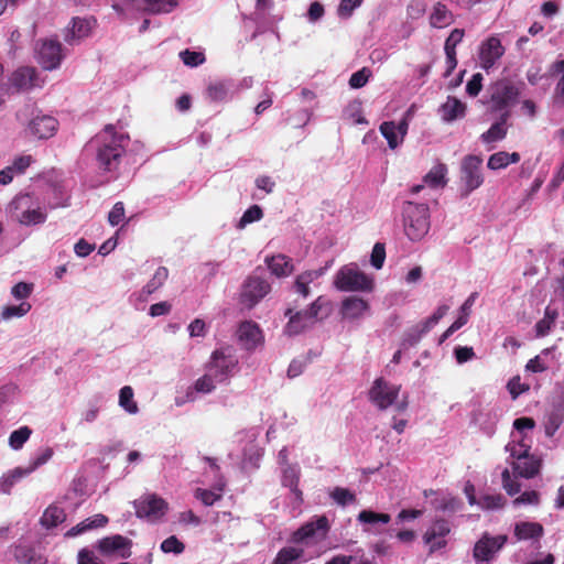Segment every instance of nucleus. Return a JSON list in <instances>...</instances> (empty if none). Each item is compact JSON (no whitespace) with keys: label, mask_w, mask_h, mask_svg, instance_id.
I'll return each mask as SVG.
<instances>
[{"label":"nucleus","mask_w":564,"mask_h":564,"mask_svg":"<svg viewBox=\"0 0 564 564\" xmlns=\"http://www.w3.org/2000/svg\"><path fill=\"white\" fill-rule=\"evenodd\" d=\"M530 444L524 442V438L518 440L516 436H513V441L506 445V452L510 454L512 459L510 464L513 473L505 468L501 477L502 487L510 496H514L521 490L518 477L530 479L538 475L540 470L541 462L535 456L530 455Z\"/></svg>","instance_id":"1"},{"label":"nucleus","mask_w":564,"mask_h":564,"mask_svg":"<svg viewBox=\"0 0 564 564\" xmlns=\"http://www.w3.org/2000/svg\"><path fill=\"white\" fill-rule=\"evenodd\" d=\"M100 147L97 153L99 166L106 171H112L118 166L119 159L124 153L129 137L118 133L109 126L98 135Z\"/></svg>","instance_id":"2"},{"label":"nucleus","mask_w":564,"mask_h":564,"mask_svg":"<svg viewBox=\"0 0 564 564\" xmlns=\"http://www.w3.org/2000/svg\"><path fill=\"white\" fill-rule=\"evenodd\" d=\"M400 384L378 378L373 381L368 395L370 402L379 410L383 411L393 408L395 412L402 413L409 406V397L405 393L400 395Z\"/></svg>","instance_id":"3"},{"label":"nucleus","mask_w":564,"mask_h":564,"mask_svg":"<svg viewBox=\"0 0 564 564\" xmlns=\"http://www.w3.org/2000/svg\"><path fill=\"white\" fill-rule=\"evenodd\" d=\"M11 218L23 226L45 223L47 214L41 203L30 194L15 196L8 206Z\"/></svg>","instance_id":"4"},{"label":"nucleus","mask_w":564,"mask_h":564,"mask_svg":"<svg viewBox=\"0 0 564 564\" xmlns=\"http://www.w3.org/2000/svg\"><path fill=\"white\" fill-rule=\"evenodd\" d=\"M405 236L412 241H421L430 231V208L426 204L405 202L402 208Z\"/></svg>","instance_id":"5"},{"label":"nucleus","mask_w":564,"mask_h":564,"mask_svg":"<svg viewBox=\"0 0 564 564\" xmlns=\"http://www.w3.org/2000/svg\"><path fill=\"white\" fill-rule=\"evenodd\" d=\"M238 357L236 350L225 346L213 351L206 369H208L219 382L228 381L238 371Z\"/></svg>","instance_id":"6"},{"label":"nucleus","mask_w":564,"mask_h":564,"mask_svg":"<svg viewBox=\"0 0 564 564\" xmlns=\"http://www.w3.org/2000/svg\"><path fill=\"white\" fill-rule=\"evenodd\" d=\"M325 305L326 301L319 296L306 310L292 314V310L289 308L285 312V316H289V322L284 329L285 333L293 336L312 327L319 318H322L319 315Z\"/></svg>","instance_id":"7"},{"label":"nucleus","mask_w":564,"mask_h":564,"mask_svg":"<svg viewBox=\"0 0 564 564\" xmlns=\"http://www.w3.org/2000/svg\"><path fill=\"white\" fill-rule=\"evenodd\" d=\"M334 284L340 291L358 292L371 291L373 281L351 263L337 272Z\"/></svg>","instance_id":"8"},{"label":"nucleus","mask_w":564,"mask_h":564,"mask_svg":"<svg viewBox=\"0 0 564 564\" xmlns=\"http://www.w3.org/2000/svg\"><path fill=\"white\" fill-rule=\"evenodd\" d=\"M134 508L139 518L156 522L165 516L169 505L163 498L154 494H147L134 501Z\"/></svg>","instance_id":"9"},{"label":"nucleus","mask_w":564,"mask_h":564,"mask_svg":"<svg viewBox=\"0 0 564 564\" xmlns=\"http://www.w3.org/2000/svg\"><path fill=\"white\" fill-rule=\"evenodd\" d=\"M271 290L269 282L260 276L251 275L242 284L240 302L251 308L257 305Z\"/></svg>","instance_id":"10"},{"label":"nucleus","mask_w":564,"mask_h":564,"mask_svg":"<svg viewBox=\"0 0 564 564\" xmlns=\"http://www.w3.org/2000/svg\"><path fill=\"white\" fill-rule=\"evenodd\" d=\"M482 159L477 155H467L462 161L460 172L462 182L465 185V194L468 195L470 192L478 188L484 177L481 174Z\"/></svg>","instance_id":"11"},{"label":"nucleus","mask_w":564,"mask_h":564,"mask_svg":"<svg viewBox=\"0 0 564 564\" xmlns=\"http://www.w3.org/2000/svg\"><path fill=\"white\" fill-rule=\"evenodd\" d=\"M503 415V408L499 403H489L473 413V421L487 435H494L496 426Z\"/></svg>","instance_id":"12"},{"label":"nucleus","mask_w":564,"mask_h":564,"mask_svg":"<svg viewBox=\"0 0 564 564\" xmlns=\"http://www.w3.org/2000/svg\"><path fill=\"white\" fill-rule=\"evenodd\" d=\"M131 544L129 539L115 534L99 540L96 547L104 556L128 558L131 556Z\"/></svg>","instance_id":"13"},{"label":"nucleus","mask_w":564,"mask_h":564,"mask_svg":"<svg viewBox=\"0 0 564 564\" xmlns=\"http://www.w3.org/2000/svg\"><path fill=\"white\" fill-rule=\"evenodd\" d=\"M36 59L46 70L57 68L63 59L62 45L54 40H44L36 48Z\"/></svg>","instance_id":"14"},{"label":"nucleus","mask_w":564,"mask_h":564,"mask_svg":"<svg viewBox=\"0 0 564 564\" xmlns=\"http://www.w3.org/2000/svg\"><path fill=\"white\" fill-rule=\"evenodd\" d=\"M507 542L506 535L490 536L485 534L474 547V558L479 563L488 564L495 556V554L505 545Z\"/></svg>","instance_id":"15"},{"label":"nucleus","mask_w":564,"mask_h":564,"mask_svg":"<svg viewBox=\"0 0 564 564\" xmlns=\"http://www.w3.org/2000/svg\"><path fill=\"white\" fill-rule=\"evenodd\" d=\"M505 54V47L498 36H490L479 46V63L485 70H489Z\"/></svg>","instance_id":"16"},{"label":"nucleus","mask_w":564,"mask_h":564,"mask_svg":"<svg viewBox=\"0 0 564 564\" xmlns=\"http://www.w3.org/2000/svg\"><path fill=\"white\" fill-rule=\"evenodd\" d=\"M451 528L446 520H436L426 530L423 535L424 543L429 546L430 552L438 551L446 545V536L449 534Z\"/></svg>","instance_id":"17"},{"label":"nucleus","mask_w":564,"mask_h":564,"mask_svg":"<svg viewBox=\"0 0 564 564\" xmlns=\"http://www.w3.org/2000/svg\"><path fill=\"white\" fill-rule=\"evenodd\" d=\"M328 530V520L326 517H319L315 521H311L303 527H301L297 531H295L292 535V541L296 544H307L308 540L319 535L324 538Z\"/></svg>","instance_id":"18"},{"label":"nucleus","mask_w":564,"mask_h":564,"mask_svg":"<svg viewBox=\"0 0 564 564\" xmlns=\"http://www.w3.org/2000/svg\"><path fill=\"white\" fill-rule=\"evenodd\" d=\"M409 122L403 118L399 122L386 121L380 126V132L387 139L390 149L398 148L408 132Z\"/></svg>","instance_id":"19"},{"label":"nucleus","mask_w":564,"mask_h":564,"mask_svg":"<svg viewBox=\"0 0 564 564\" xmlns=\"http://www.w3.org/2000/svg\"><path fill=\"white\" fill-rule=\"evenodd\" d=\"M513 535L517 541L539 542L544 535V528L539 522L519 521L514 524Z\"/></svg>","instance_id":"20"},{"label":"nucleus","mask_w":564,"mask_h":564,"mask_svg":"<svg viewBox=\"0 0 564 564\" xmlns=\"http://www.w3.org/2000/svg\"><path fill=\"white\" fill-rule=\"evenodd\" d=\"M238 338L241 345L253 350L263 341V335L259 326L253 322H243L238 328Z\"/></svg>","instance_id":"21"},{"label":"nucleus","mask_w":564,"mask_h":564,"mask_svg":"<svg viewBox=\"0 0 564 564\" xmlns=\"http://www.w3.org/2000/svg\"><path fill=\"white\" fill-rule=\"evenodd\" d=\"M357 520L359 523L364 524V532L380 534L382 530L381 525L388 524L391 520V517L388 513H379L372 510H362L359 512Z\"/></svg>","instance_id":"22"},{"label":"nucleus","mask_w":564,"mask_h":564,"mask_svg":"<svg viewBox=\"0 0 564 564\" xmlns=\"http://www.w3.org/2000/svg\"><path fill=\"white\" fill-rule=\"evenodd\" d=\"M58 122L51 116H36L29 126L30 132L37 139L52 138L57 131Z\"/></svg>","instance_id":"23"},{"label":"nucleus","mask_w":564,"mask_h":564,"mask_svg":"<svg viewBox=\"0 0 564 564\" xmlns=\"http://www.w3.org/2000/svg\"><path fill=\"white\" fill-rule=\"evenodd\" d=\"M178 4V0H131L130 7L144 13H169Z\"/></svg>","instance_id":"24"},{"label":"nucleus","mask_w":564,"mask_h":564,"mask_svg":"<svg viewBox=\"0 0 564 564\" xmlns=\"http://www.w3.org/2000/svg\"><path fill=\"white\" fill-rule=\"evenodd\" d=\"M340 312L347 319L362 318L369 312V304L360 297L349 296L343 301Z\"/></svg>","instance_id":"25"},{"label":"nucleus","mask_w":564,"mask_h":564,"mask_svg":"<svg viewBox=\"0 0 564 564\" xmlns=\"http://www.w3.org/2000/svg\"><path fill=\"white\" fill-rule=\"evenodd\" d=\"M518 97V90L512 85L498 84L491 94V101L497 109H503L514 101Z\"/></svg>","instance_id":"26"},{"label":"nucleus","mask_w":564,"mask_h":564,"mask_svg":"<svg viewBox=\"0 0 564 564\" xmlns=\"http://www.w3.org/2000/svg\"><path fill=\"white\" fill-rule=\"evenodd\" d=\"M13 558L20 564H45V557L39 552L37 549L19 544L13 549Z\"/></svg>","instance_id":"27"},{"label":"nucleus","mask_w":564,"mask_h":564,"mask_svg":"<svg viewBox=\"0 0 564 564\" xmlns=\"http://www.w3.org/2000/svg\"><path fill=\"white\" fill-rule=\"evenodd\" d=\"M265 263L270 269L271 273L278 278L289 276L294 271L292 259L285 254H275L268 257Z\"/></svg>","instance_id":"28"},{"label":"nucleus","mask_w":564,"mask_h":564,"mask_svg":"<svg viewBox=\"0 0 564 564\" xmlns=\"http://www.w3.org/2000/svg\"><path fill=\"white\" fill-rule=\"evenodd\" d=\"M551 76L558 77L553 93V104L556 107H564V59L555 61L549 69Z\"/></svg>","instance_id":"29"},{"label":"nucleus","mask_w":564,"mask_h":564,"mask_svg":"<svg viewBox=\"0 0 564 564\" xmlns=\"http://www.w3.org/2000/svg\"><path fill=\"white\" fill-rule=\"evenodd\" d=\"M93 29V21L88 19H73L72 28L65 34V41L74 44L77 41L87 37Z\"/></svg>","instance_id":"30"},{"label":"nucleus","mask_w":564,"mask_h":564,"mask_svg":"<svg viewBox=\"0 0 564 564\" xmlns=\"http://www.w3.org/2000/svg\"><path fill=\"white\" fill-rule=\"evenodd\" d=\"M11 82L19 89H30L40 85L36 70L33 67H21L17 69L12 74Z\"/></svg>","instance_id":"31"},{"label":"nucleus","mask_w":564,"mask_h":564,"mask_svg":"<svg viewBox=\"0 0 564 564\" xmlns=\"http://www.w3.org/2000/svg\"><path fill=\"white\" fill-rule=\"evenodd\" d=\"M440 111L442 119L446 122H451L465 116L466 106L456 97L449 96L441 106Z\"/></svg>","instance_id":"32"},{"label":"nucleus","mask_w":564,"mask_h":564,"mask_svg":"<svg viewBox=\"0 0 564 564\" xmlns=\"http://www.w3.org/2000/svg\"><path fill=\"white\" fill-rule=\"evenodd\" d=\"M447 166L437 162L423 177V183L431 188H443L447 184Z\"/></svg>","instance_id":"33"},{"label":"nucleus","mask_w":564,"mask_h":564,"mask_svg":"<svg viewBox=\"0 0 564 564\" xmlns=\"http://www.w3.org/2000/svg\"><path fill=\"white\" fill-rule=\"evenodd\" d=\"M325 271L326 268H319L315 270H307L299 274L294 282L296 292L303 297H307L310 295L308 285L315 280L319 279L325 273Z\"/></svg>","instance_id":"34"},{"label":"nucleus","mask_w":564,"mask_h":564,"mask_svg":"<svg viewBox=\"0 0 564 564\" xmlns=\"http://www.w3.org/2000/svg\"><path fill=\"white\" fill-rule=\"evenodd\" d=\"M234 94L235 84L231 80H218L207 87V96L214 101H224Z\"/></svg>","instance_id":"35"},{"label":"nucleus","mask_w":564,"mask_h":564,"mask_svg":"<svg viewBox=\"0 0 564 564\" xmlns=\"http://www.w3.org/2000/svg\"><path fill=\"white\" fill-rule=\"evenodd\" d=\"M300 468L297 465H286L282 467V484L289 487L295 499L302 501V491L299 489Z\"/></svg>","instance_id":"36"},{"label":"nucleus","mask_w":564,"mask_h":564,"mask_svg":"<svg viewBox=\"0 0 564 564\" xmlns=\"http://www.w3.org/2000/svg\"><path fill=\"white\" fill-rule=\"evenodd\" d=\"M304 549L301 546H285L281 549L271 564H297L306 562Z\"/></svg>","instance_id":"37"},{"label":"nucleus","mask_w":564,"mask_h":564,"mask_svg":"<svg viewBox=\"0 0 564 564\" xmlns=\"http://www.w3.org/2000/svg\"><path fill=\"white\" fill-rule=\"evenodd\" d=\"M225 489V482L219 479L212 489L197 488L194 491L196 499L200 500L204 506H213L216 501L220 500Z\"/></svg>","instance_id":"38"},{"label":"nucleus","mask_w":564,"mask_h":564,"mask_svg":"<svg viewBox=\"0 0 564 564\" xmlns=\"http://www.w3.org/2000/svg\"><path fill=\"white\" fill-rule=\"evenodd\" d=\"M454 21L453 13L446 8L445 4L437 2L434 4L430 14V24L432 28L443 29L448 26Z\"/></svg>","instance_id":"39"},{"label":"nucleus","mask_w":564,"mask_h":564,"mask_svg":"<svg viewBox=\"0 0 564 564\" xmlns=\"http://www.w3.org/2000/svg\"><path fill=\"white\" fill-rule=\"evenodd\" d=\"M108 523V518L104 514H95L90 518L85 519L77 525L73 527L69 531H67V536H77L88 530H93L96 528H102Z\"/></svg>","instance_id":"40"},{"label":"nucleus","mask_w":564,"mask_h":564,"mask_svg":"<svg viewBox=\"0 0 564 564\" xmlns=\"http://www.w3.org/2000/svg\"><path fill=\"white\" fill-rule=\"evenodd\" d=\"M30 475V470L25 467H15L3 474L0 478V492L9 495L12 487L22 478Z\"/></svg>","instance_id":"41"},{"label":"nucleus","mask_w":564,"mask_h":564,"mask_svg":"<svg viewBox=\"0 0 564 564\" xmlns=\"http://www.w3.org/2000/svg\"><path fill=\"white\" fill-rule=\"evenodd\" d=\"M557 317L558 307L555 305V303L552 302L546 306L544 317L541 321H539L535 325L536 336H546L550 333Z\"/></svg>","instance_id":"42"},{"label":"nucleus","mask_w":564,"mask_h":564,"mask_svg":"<svg viewBox=\"0 0 564 564\" xmlns=\"http://www.w3.org/2000/svg\"><path fill=\"white\" fill-rule=\"evenodd\" d=\"M65 519L66 514L64 509L56 505H51L45 509L40 522L44 528L52 529L63 523Z\"/></svg>","instance_id":"43"},{"label":"nucleus","mask_w":564,"mask_h":564,"mask_svg":"<svg viewBox=\"0 0 564 564\" xmlns=\"http://www.w3.org/2000/svg\"><path fill=\"white\" fill-rule=\"evenodd\" d=\"M169 271L165 267H159L154 272L152 279L143 286L139 296L145 301L153 292L160 289L167 279Z\"/></svg>","instance_id":"44"},{"label":"nucleus","mask_w":564,"mask_h":564,"mask_svg":"<svg viewBox=\"0 0 564 564\" xmlns=\"http://www.w3.org/2000/svg\"><path fill=\"white\" fill-rule=\"evenodd\" d=\"M520 161V154L517 152L508 153L505 151H500L490 155L488 160V167L490 170H500L505 169L512 163H518Z\"/></svg>","instance_id":"45"},{"label":"nucleus","mask_w":564,"mask_h":564,"mask_svg":"<svg viewBox=\"0 0 564 564\" xmlns=\"http://www.w3.org/2000/svg\"><path fill=\"white\" fill-rule=\"evenodd\" d=\"M218 383H220L218 379L208 369H206V372L194 382L191 389L195 394H208L216 389Z\"/></svg>","instance_id":"46"},{"label":"nucleus","mask_w":564,"mask_h":564,"mask_svg":"<svg viewBox=\"0 0 564 564\" xmlns=\"http://www.w3.org/2000/svg\"><path fill=\"white\" fill-rule=\"evenodd\" d=\"M119 405L129 414H137L139 408L134 401V392L130 386H124L119 391Z\"/></svg>","instance_id":"47"},{"label":"nucleus","mask_w":564,"mask_h":564,"mask_svg":"<svg viewBox=\"0 0 564 564\" xmlns=\"http://www.w3.org/2000/svg\"><path fill=\"white\" fill-rule=\"evenodd\" d=\"M564 421V411L562 409H555L550 412L546 416L544 429L547 436H553L560 429Z\"/></svg>","instance_id":"48"},{"label":"nucleus","mask_w":564,"mask_h":564,"mask_svg":"<svg viewBox=\"0 0 564 564\" xmlns=\"http://www.w3.org/2000/svg\"><path fill=\"white\" fill-rule=\"evenodd\" d=\"M32 430L29 426H21L13 431L9 436V445L12 449L18 451L23 447L26 441L30 438Z\"/></svg>","instance_id":"49"},{"label":"nucleus","mask_w":564,"mask_h":564,"mask_svg":"<svg viewBox=\"0 0 564 564\" xmlns=\"http://www.w3.org/2000/svg\"><path fill=\"white\" fill-rule=\"evenodd\" d=\"M344 115L355 124L367 123V120L362 116L361 102L358 100H352L351 102H349L344 111Z\"/></svg>","instance_id":"50"},{"label":"nucleus","mask_w":564,"mask_h":564,"mask_svg":"<svg viewBox=\"0 0 564 564\" xmlns=\"http://www.w3.org/2000/svg\"><path fill=\"white\" fill-rule=\"evenodd\" d=\"M507 134L505 121L496 122L488 131L481 134V139L486 143L496 142L502 140Z\"/></svg>","instance_id":"51"},{"label":"nucleus","mask_w":564,"mask_h":564,"mask_svg":"<svg viewBox=\"0 0 564 564\" xmlns=\"http://www.w3.org/2000/svg\"><path fill=\"white\" fill-rule=\"evenodd\" d=\"M448 311V305H440L429 318L422 321L421 333H429L447 314Z\"/></svg>","instance_id":"52"},{"label":"nucleus","mask_w":564,"mask_h":564,"mask_svg":"<svg viewBox=\"0 0 564 564\" xmlns=\"http://www.w3.org/2000/svg\"><path fill=\"white\" fill-rule=\"evenodd\" d=\"M31 304L29 302H21L19 305H9L3 307L1 317L3 319H10L13 317H22L31 311Z\"/></svg>","instance_id":"53"},{"label":"nucleus","mask_w":564,"mask_h":564,"mask_svg":"<svg viewBox=\"0 0 564 564\" xmlns=\"http://www.w3.org/2000/svg\"><path fill=\"white\" fill-rule=\"evenodd\" d=\"M54 451L51 447L42 448L36 455L30 460L29 465L25 467L30 470V475L36 470L39 467L46 464L53 456Z\"/></svg>","instance_id":"54"},{"label":"nucleus","mask_w":564,"mask_h":564,"mask_svg":"<svg viewBox=\"0 0 564 564\" xmlns=\"http://www.w3.org/2000/svg\"><path fill=\"white\" fill-rule=\"evenodd\" d=\"M534 425V420L531 417H519L514 420L513 427L516 432L511 434V441H513V436H516L518 440L524 438V442H527L524 431L533 430Z\"/></svg>","instance_id":"55"},{"label":"nucleus","mask_w":564,"mask_h":564,"mask_svg":"<svg viewBox=\"0 0 564 564\" xmlns=\"http://www.w3.org/2000/svg\"><path fill=\"white\" fill-rule=\"evenodd\" d=\"M506 503L505 498L501 495H485L476 505L481 509L486 510H498L501 509Z\"/></svg>","instance_id":"56"},{"label":"nucleus","mask_w":564,"mask_h":564,"mask_svg":"<svg viewBox=\"0 0 564 564\" xmlns=\"http://www.w3.org/2000/svg\"><path fill=\"white\" fill-rule=\"evenodd\" d=\"M364 0H340L336 13L341 20H348L354 11L362 4Z\"/></svg>","instance_id":"57"},{"label":"nucleus","mask_w":564,"mask_h":564,"mask_svg":"<svg viewBox=\"0 0 564 564\" xmlns=\"http://www.w3.org/2000/svg\"><path fill=\"white\" fill-rule=\"evenodd\" d=\"M262 216V209L258 205H253L243 213L239 220L238 228H245L248 224L260 220Z\"/></svg>","instance_id":"58"},{"label":"nucleus","mask_w":564,"mask_h":564,"mask_svg":"<svg viewBox=\"0 0 564 564\" xmlns=\"http://www.w3.org/2000/svg\"><path fill=\"white\" fill-rule=\"evenodd\" d=\"M330 497L340 506L352 503L356 500L355 495L350 490L341 487L334 488L330 492Z\"/></svg>","instance_id":"59"},{"label":"nucleus","mask_w":564,"mask_h":564,"mask_svg":"<svg viewBox=\"0 0 564 564\" xmlns=\"http://www.w3.org/2000/svg\"><path fill=\"white\" fill-rule=\"evenodd\" d=\"M185 545L175 535H171L161 543V551L164 553L181 554Z\"/></svg>","instance_id":"60"},{"label":"nucleus","mask_w":564,"mask_h":564,"mask_svg":"<svg viewBox=\"0 0 564 564\" xmlns=\"http://www.w3.org/2000/svg\"><path fill=\"white\" fill-rule=\"evenodd\" d=\"M182 62L189 67H196L205 62V55L202 52H194L189 50L180 53Z\"/></svg>","instance_id":"61"},{"label":"nucleus","mask_w":564,"mask_h":564,"mask_svg":"<svg viewBox=\"0 0 564 564\" xmlns=\"http://www.w3.org/2000/svg\"><path fill=\"white\" fill-rule=\"evenodd\" d=\"M100 413V405L95 402H90L87 406L80 412V421L79 424H90L94 423Z\"/></svg>","instance_id":"62"},{"label":"nucleus","mask_w":564,"mask_h":564,"mask_svg":"<svg viewBox=\"0 0 564 564\" xmlns=\"http://www.w3.org/2000/svg\"><path fill=\"white\" fill-rule=\"evenodd\" d=\"M530 386L521 381L520 376H514L507 383V389L513 400H516L521 393L528 391Z\"/></svg>","instance_id":"63"},{"label":"nucleus","mask_w":564,"mask_h":564,"mask_svg":"<svg viewBox=\"0 0 564 564\" xmlns=\"http://www.w3.org/2000/svg\"><path fill=\"white\" fill-rule=\"evenodd\" d=\"M546 352L535 356L530 359L525 365V370L533 373L543 372L549 368V364L545 359Z\"/></svg>","instance_id":"64"}]
</instances>
